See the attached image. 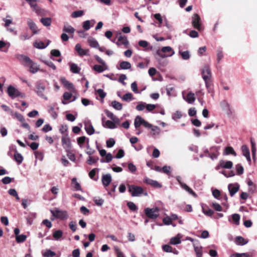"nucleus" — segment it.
Returning a JSON list of instances; mask_svg holds the SVG:
<instances>
[{
  "mask_svg": "<svg viewBox=\"0 0 257 257\" xmlns=\"http://www.w3.org/2000/svg\"><path fill=\"white\" fill-rule=\"evenodd\" d=\"M51 212L55 217L61 219H65L68 217V214L66 211L56 209L55 211L51 210Z\"/></svg>",
  "mask_w": 257,
  "mask_h": 257,
  "instance_id": "obj_9",
  "label": "nucleus"
},
{
  "mask_svg": "<svg viewBox=\"0 0 257 257\" xmlns=\"http://www.w3.org/2000/svg\"><path fill=\"white\" fill-rule=\"evenodd\" d=\"M235 168L236 170V172H237V175H240L243 173L244 169L241 165H240V164L236 165L235 166Z\"/></svg>",
  "mask_w": 257,
  "mask_h": 257,
  "instance_id": "obj_62",
  "label": "nucleus"
},
{
  "mask_svg": "<svg viewBox=\"0 0 257 257\" xmlns=\"http://www.w3.org/2000/svg\"><path fill=\"white\" fill-rule=\"evenodd\" d=\"M7 92L12 99H14L17 97H21V98L25 97L24 93L20 92L18 89L12 85L8 86Z\"/></svg>",
  "mask_w": 257,
  "mask_h": 257,
  "instance_id": "obj_6",
  "label": "nucleus"
},
{
  "mask_svg": "<svg viewBox=\"0 0 257 257\" xmlns=\"http://www.w3.org/2000/svg\"><path fill=\"white\" fill-rule=\"evenodd\" d=\"M84 14L83 11H76L73 12L71 14V17L74 18L80 17Z\"/></svg>",
  "mask_w": 257,
  "mask_h": 257,
  "instance_id": "obj_54",
  "label": "nucleus"
},
{
  "mask_svg": "<svg viewBox=\"0 0 257 257\" xmlns=\"http://www.w3.org/2000/svg\"><path fill=\"white\" fill-rule=\"evenodd\" d=\"M71 181L72 185L75 191H82L80 184L77 181L76 178H72Z\"/></svg>",
  "mask_w": 257,
  "mask_h": 257,
  "instance_id": "obj_33",
  "label": "nucleus"
},
{
  "mask_svg": "<svg viewBox=\"0 0 257 257\" xmlns=\"http://www.w3.org/2000/svg\"><path fill=\"white\" fill-rule=\"evenodd\" d=\"M232 219L233 223L238 225L239 224L240 215L238 214L234 213L232 215Z\"/></svg>",
  "mask_w": 257,
  "mask_h": 257,
  "instance_id": "obj_49",
  "label": "nucleus"
},
{
  "mask_svg": "<svg viewBox=\"0 0 257 257\" xmlns=\"http://www.w3.org/2000/svg\"><path fill=\"white\" fill-rule=\"evenodd\" d=\"M127 206L132 211H136L138 209L137 206L133 202H128L127 203Z\"/></svg>",
  "mask_w": 257,
  "mask_h": 257,
  "instance_id": "obj_56",
  "label": "nucleus"
},
{
  "mask_svg": "<svg viewBox=\"0 0 257 257\" xmlns=\"http://www.w3.org/2000/svg\"><path fill=\"white\" fill-rule=\"evenodd\" d=\"M134 99V98L133 97V95L131 93H127L125 94L122 97V99L123 101L127 102H130Z\"/></svg>",
  "mask_w": 257,
  "mask_h": 257,
  "instance_id": "obj_45",
  "label": "nucleus"
},
{
  "mask_svg": "<svg viewBox=\"0 0 257 257\" xmlns=\"http://www.w3.org/2000/svg\"><path fill=\"white\" fill-rule=\"evenodd\" d=\"M49 112L51 114L53 118L55 119L57 116V113L55 111V105H51L49 107Z\"/></svg>",
  "mask_w": 257,
  "mask_h": 257,
  "instance_id": "obj_44",
  "label": "nucleus"
},
{
  "mask_svg": "<svg viewBox=\"0 0 257 257\" xmlns=\"http://www.w3.org/2000/svg\"><path fill=\"white\" fill-rule=\"evenodd\" d=\"M28 67H29V70L30 72L33 74L36 73L39 69V67L34 62H33L32 64H30Z\"/></svg>",
  "mask_w": 257,
  "mask_h": 257,
  "instance_id": "obj_38",
  "label": "nucleus"
},
{
  "mask_svg": "<svg viewBox=\"0 0 257 257\" xmlns=\"http://www.w3.org/2000/svg\"><path fill=\"white\" fill-rule=\"evenodd\" d=\"M223 57V53L222 51V49L221 48H218L217 50V62L219 63L220 60Z\"/></svg>",
  "mask_w": 257,
  "mask_h": 257,
  "instance_id": "obj_55",
  "label": "nucleus"
},
{
  "mask_svg": "<svg viewBox=\"0 0 257 257\" xmlns=\"http://www.w3.org/2000/svg\"><path fill=\"white\" fill-rule=\"evenodd\" d=\"M112 178L110 174H107L102 175L101 181L103 186L105 188H106L110 184Z\"/></svg>",
  "mask_w": 257,
  "mask_h": 257,
  "instance_id": "obj_17",
  "label": "nucleus"
},
{
  "mask_svg": "<svg viewBox=\"0 0 257 257\" xmlns=\"http://www.w3.org/2000/svg\"><path fill=\"white\" fill-rule=\"evenodd\" d=\"M42 62L51 68L53 70H56V67L52 61L49 60H42Z\"/></svg>",
  "mask_w": 257,
  "mask_h": 257,
  "instance_id": "obj_58",
  "label": "nucleus"
},
{
  "mask_svg": "<svg viewBox=\"0 0 257 257\" xmlns=\"http://www.w3.org/2000/svg\"><path fill=\"white\" fill-rule=\"evenodd\" d=\"M128 192L131 194L133 197L139 196L141 194H144L145 196L148 195L147 192H144V189L142 187L136 186L134 185H128Z\"/></svg>",
  "mask_w": 257,
  "mask_h": 257,
  "instance_id": "obj_3",
  "label": "nucleus"
},
{
  "mask_svg": "<svg viewBox=\"0 0 257 257\" xmlns=\"http://www.w3.org/2000/svg\"><path fill=\"white\" fill-rule=\"evenodd\" d=\"M239 185L238 183L229 184L228 185V189L230 196L232 197L238 191Z\"/></svg>",
  "mask_w": 257,
  "mask_h": 257,
  "instance_id": "obj_16",
  "label": "nucleus"
},
{
  "mask_svg": "<svg viewBox=\"0 0 257 257\" xmlns=\"http://www.w3.org/2000/svg\"><path fill=\"white\" fill-rule=\"evenodd\" d=\"M99 160L98 157H92L89 156L88 159L87 160V163L89 165H92L93 164L96 163Z\"/></svg>",
  "mask_w": 257,
  "mask_h": 257,
  "instance_id": "obj_43",
  "label": "nucleus"
},
{
  "mask_svg": "<svg viewBox=\"0 0 257 257\" xmlns=\"http://www.w3.org/2000/svg\"><path fill=\"white\" fill-rule=\"evenodd\" d=\"M144 182L145 183L150 185L156 188H160L162 187V185L160 184L158 181L152 180L148 177H145L144 178Z\"/></svg>",
  "mask_w": 257,
  "mask_h": 257,
  "instance_id": "obj_15",
  "label": "nucleus"
},
{
  "mask_svg": "<svg viewBox=\"0 0 257 257\" xmlns=\"http://www.w3.org/2000/svg\"><path fill=\"white\" fill-rule=\"evenodd\" d=\"M218 148L217 147H212L210 148L211 152L208 154V155H205V157H207L211 159L212 160L217 159L219 155Z\"/></svg>",
  "mask_w": 257,
  "mask_h": 257,
  "instance_id": "obj_12",
  "label": "nucleus"
},
{
  "mask_svg": "<svg viewBox=\"0 0 257 257\" xmlns=\"http://www.w3.org/2000/svg\"><path fill=\"white\" fill-rule=\"evenodd\" d=\"M35 91L37 95L45 100H47V97L44 94V91L46 89L45 85L42 81L36 82Z\"/></svg>",
  "mask_w": 257,
  "mask_h": 257,
  "instance_id": "obj_5",
  "label": "nucleus"
},
{
  "mask_svg": "<svg viewBox=\"0 0 257 257\" xmlns=\"http://www.w3.org/2000/svg\"><path fill=\"white\" fill-rule=\"evenodd\" d=\"M34 154L36 159H38L40 161H42L43 160L44 154L43 153L39 151H36L35 152Z\"/></svg>",
  "mask_w": 257,
  "mask_h": 257,
  "instance_id": "obj_64",
  "label": "nucleus"
},
{
  "mask_svg": "<svg viewBox=\"0 0 257 257\" xmlns=\"http://www.w3.org/2000/svg\"><path fill=\"white\" fill-rule=\"evenodd\" d=\"M75 49L80 56H83L88 55L89 50L88 49H82L79 44H77L75 45Z\"/></svg>",
  "mask_w": 257,
  "mask_h": 257,
  "instance_id": "obj_18",
  "label": "nucleus"
},
{
  "mask_svg": "<svg viewBox=\"0 0 257 257\" xmlns=\"http://www.w3.org/2000/svg\"><path fill=\"white\" fill-rule=\"evenodd\" d=\"M103 119H104V117H102V121H103ZM102 125L104 127H107V128H110V129H114V128H117V125H114V123L111 120H107L105 123H103V122H102Z\"/></svg>",
  "mask_w": 257,
  "mask_h": 257,
  "instance_id": "obj_25",
  "label": "nucleus"
},
{
  "mask_svg": "<svg viewBox=\"0 0 257 257\" xmlns=\"http://www.w3.org/2000/svg\"><path fill=\"white\" fill-rule=\"evenodd\" d=\"M144 120L141 116L139 115L137 116L134 121L135 128L138 129L141 125H143Z\"/></svg>",
  "mask_w": 257,
  "mask_h": 257,
  "instance_id": "obj_30",
  "label": "nucleus"
},
{
  "mask_svg": "<svg viewBox=\"0 0 257 257\" xmlns=\"http://www.w3.org/2000/svg\"><path fill=\"white\" fill-rule=\"evenodd\" d=\"M91 22L89 20H87L83 23V28L85 31H88L90 29L92 26L90 25Z\"/></svg>",
  "mask_w": 257,
  "mask_h": 257,
  "instance_id": "obj_57",
  "label": "nucleus"
},
{
  "mask_svg": "<svg viewBox=\"0 0 257 257\" xmlns=\"http://www.w3.org/2000/svg\"><path fill=\"white\" fill-rule=\"evenodd\" d=\"M63 233L61 230H56L53 233V237L56 240H58L62 237Z\"/></svg>",
  "mask_w": 257,
  "mask_h": 257,
  "instance_id": "obj_39",
  "label": "nucleus"
},
{
  "mask_svg": "<svg viewBox=\"0 0 257 257\" xmlns=\"http://www.w3.org/2000/svg\"><path fill=\"white\" fill-rule=\"evenodd\" d=\"M56 253L54 251L50 249H47L46 251L43 253V256L44 257H54Z\"/></svg>",
  "mask_w": 257,
  "mask_h": 257,
  "instance_id": "obj_53",
  "label": "nucleus"
},
{
  "mask_svg": "<svg viewBox=\"0 0 257 257\" xmlns=\"http://www.w3.org/2000/svg\"><path fill=\"white\" fill-rule=\"evenodd\" d=\"M119 68L118 69H129L131 68V64L129 62L127 61H122L119 64Z\"/></svg>",
  "mask_w": 257,
  "mask_h": 257,
  "instance_id": "obj_36",
  "label": "nucleus"
},
{
  "mask_svg": "<svg viewBox=\"0 0 257 257\" xmlns=\"http://www.w3.org/2000/svg\"><path fill=\"white\" fill-rule=\"evenodd\" d=\"M111 105L116 110H120L122 108V105L120 102L115 100L112 101Z\"/></svg>",
  "mask_w": 257,
  "mask_h": 257,
  "instance_id": "obj_42",
  "label": "nucleus"
},
{
  "mask_svg": "<svg viewBox=\"0 0 257 257\" xmlns=\"http://www.w3.org/2000/svg\"><path fill=\"white\" fill-rule=\"evenodd\" d=\"M179 54L181 55L182 58L184 60H189L190 58V52L189 51H182L181 47H179Z\"/></svg>",
  "mask_w": 257,
  "mask_h": 257,
  "instance_id": "obj_24",
  "label": "nucleus"
},
{
  "mask_svg": "<svg viewBox=\"0 0 257 257\" xmlns=\"http://www.w3.org/2000/svg\"><path fill=\"white\" fill-rule=\"evenodd\" d=\"M80 70V68L78 67L77 65L74 63L70 64V71L73 73H78Z\"/></svg>",
  "mask_w": 257,
  "mask_h": 257,
  "instance_id": "obj_46",
  "label": "nucleus"
},
{
  "mask_svg": "<svg viewBox=\"0 0 257 257\" xmlns=\"http://www.w3.org/2000/svg\"><path fill=\"white\" fill-rule=\"evenodd\" d=\"M63 31L65 33L73 34L75 32V29L70 25H65L63 28Z\"/></svg>",
  "mask_w": 257,
  "mask_h": 257,
  "instance_id": "obj_37",
  "label": "nucleus"
},
{
  "mask_svg": "<svg viewBox=\"0 0 257 257\" xmlns=\"http://www.w3.org/2000/svg\"><path fill=\"white\" fill-rule=\"evenodd\" d=\"M241 151L242 155L246 158L247 161L250 162V152L248 147L246 145H243L241 147Z\"/></svg>",
  "mask_w": 257,
  "mask_h": 257,
  "instance_id": "obj_20",
  "label": "nucleus"
},
{
  "mask_svg": "<svg viewBox=\"0 0 257 257\" xmlns=\"http://www.w3.org/2000/svg\"><path fill=\"white\" fill-rule=\"evenodd\" d=\"M248 242V240H246L241 236H238L235 238V243L238 245H243Z\"/></svg>",
  "mask_w": 257,
  "mask_h": 257,
  "instance_id": "obj_31",
  "label": "nucleus"
},
{
  "mask_svg": "<svg viewBox=\"0 0 257 257\" xmlns=\"http://www.w3.org/2000/svg\"><path fill=\"white\" fill-rule=\"evenodd\" d=\"M150 128H151V130L153 132L152 136L153 137L160 135V128L158 126H153L152 125V127Z\"/></svg>",
  "mask_w": 257,
  "mask_h": 257,
  "instance_id": "obj_51",
  "label": "nucleus"
},
{
  "mask_svg": "<svg viewBox=\"0 0 257 257\" xmlns=\"http://www.w3.org/2000/svg\"><path fill=\"white\" fill-rule=\"evenodd\" d=\"M166 91L167 94L168 96H175V88L174 87L169 86H167L166 88Z\"/></svg>",
  "mask_w": 257,
  "mask_h": 257,
  "instance_id": "obj_50",
  "label": "nucleus"
},
{
  "mask_svg": "<svg viewBox=\"0 0 257 257\" xmlns=\"http://www.w3.org/2000/svg\"><path fill=\"white\" fill-rule=\"evenodd\" d=\"M160 209L158 207L152 208H146L144 209V212L146 216L150 219H156L159 215Z\"/></svg>",
  "mask_w": 257,
  "mask_h": 257,
  "instance_id": "obj_4",
  "label": "nucleus"
},
{
  "mask_svg": "<svg viewBox=\"0 0 257 257\" xmlns=\"http://www.w3.org/2000/svg\"><path fill=\"white\" fill-rule=\"evenodd\" d=\"M62 145L66 152L70 151L71 143L68 134L64 135L61 138Z\"/></svg>",
  "mask_w": 257,
  "mask_h": 257,
  "instance_id": "obj_8",
  "label": "nucleus"
},
{
  "mask_svg": "<svg viewBox=\"0 0 257 257\" xmlns=\"http://www.w3.org/2000/svg\"><path fill=\"white\" fill-rule=\"evenodd\" d=\"M202 77L204 80L208 92L213 93V88L211 80L212 73L209 67L205 66L201 70Z\"/></svg>",
  "mask_w": 257,
  "mask_h": 257,
  "instance_id": "obj_1",
  "label": "nucleus"
},
{
  "mask_svg": "<svg viewBox=\"0 0 257 257\" xmlns=\"http://www.w3.org/2000/svg\"><path fill=\"white\" fill-rule=\"evenodd\" d=\"M181 234L178 233L177 236L170 239V243L173 245H176L181 243Z\"/></svg>",
  "mask_w": 257,
  "mask_h": 257,
  "instance_id": "obj_28",
  "label": "nucleus"
},
{
  "mask_svg": "<svg viewBox=\"0 0 257 257\" xmlns=\"http://www.w3.org/2000/svg\"><path fill=\"white\" fill-rule=\"evenodd\" d=\"M14 159L17 162L18 164L20 165L23 161V157L21 154L16 151L14 155Z\"/></svg>",
  "mask_w": 257,
  "mask_h": 257,
  "instance_id": "obj_41",
  "label": "nucleus"
},
{
  "mask_svg": "<svg viewBox=\"0 0 257 257\" xmlns=\"http://www.w3.org/2000/svg\"><path fill=\"white\" fill-rule=\"evenodd\" d=\"M146 103L143 102H140L136 106V109L139 111L143 110L146 108Z\"/></svg>",
  "mask_w": 257,
  "mask_h": 257,
  "instance_id": "obj_63",
  "label": "nucleus"
},
{
  "mask_svg": "<svg viewBox=\"0 0 257 257\" xmlns=\"http://www.w3.org/2000/svg\"><path fill=\"white\" fill-rule=\"evenodd\" d=\"M27 24L29 27L30 29L32 31L33 35L37 34L39 33V30L38 29L36 24L32 19L30 18L27 19Z\"/></svg>",
  "mask_w": 257,
  "mask_h": 257,
  "instance_id": "obj_13",
  "label": "nucleus"
},
{
  "mask_svg": "<svg viewBox=\"0 0 257 257\" xmlns=\"http://www.w3.org/2000/svg\"><path fill=\"white\" fill-rule=\"evenodd\" d=\"M185 100L188 103H193L195 100L194 94L191 92H189L187 95Z\"/></svg>",
  "mask_w": 257,
  "mask_h": 257,
  "instance_id": "obj_34",
  "label": "nucleus"
},
{
  "mask_svg": "<svg viewBox=\"0 0 257 257\" xmlns=\"http://www.w3.org/2000/svg\"><path fill=\"white\" fill-rule=\"evenodd\" d=\"M220 105L222 109L226 111L228 114H230L231 113L230 104L226 100L221 101L220 103Z\"/></svg>",
  "mask_w": 257,
  "mask_h": 257,
  "instance_id": "obj_19",
  "label": "nucleus"
},
{
  "mask_svg": "<svg viewBox=\"0 0 257 257\" xmlns=\"http://www.w3.org/2000/svg\"><path fill=\"white\" fill-rule=\"evenodd\" d=\"M89 139L85 136L80 137L77 139L78 145L81 148H84V144H86L87 149H89Z\"/></svg>",
  "mask_w": 257,
  "mask_h": 257,
  "instance_id": "obj_11",
  "label": "nucleus"
},
{
  "mask_svg": "<svg viewBox=\"0 0 257 257\" xmlns=\"http://www.w3.org/2000/svg\"><path fill=\"white\" fill-rule=\"evenodd\" d=\"M192 19V24L193 27L199 31H201L202 27L199 16L197 14H195L193 15Z\"/></svg>",
  "mask_w": 257,
  "mask_h": 257,
  "instance_id": "obj_7",
  "label": "nucleus"
},
{
  "mask_svg": "<svg viewBox=\"0 0 257 257\" xmlns=\"http://www.w3.org/2000/svg\"><path fill=\"white\" fill-rule=\"evenodd\" d=\"M250 255L248 253H235L231 254L230 257H249Z\"/></svg>",
  "mask_w": 257,
  "mask_h": 257,
  "instance_id": "obj_61",
  "label": "nucleus"
},
{
  "mask_svg": "<svg viewBox=\"0 0 257 257\" xmlns=\"http://www.w3.org/2000/svg\"><path fill=\"white\" fill-rule=\"evenodd\" d=\"M84 126L85 130L88 135H92L94 133L95 131L94 127L90 122L85 123Z\"/></svg>",
  "mask_w": 257,
  "mask_h": 257,
  "instance_id": "obj_21",
  "label": "nucleus"
},
{
  "mask_svg": "<svg viewBox=\"0 0 257 257\" xmlns=\"http://www.w3.org/2000/svg\"><path fill=\"white\" fill-rule=\"evenodd\" d=\"M115 143V141L113 138H109L106 142V147L107 148H111L112 147Z\"/></svg>",
  "mask_w": 257,
  "mask_h": 257,
  "instance_id": "obj_59",
  "label": "nucleus"
},
{
  "mask_svg": "<svg viewBox=\"0 0 257 257\" xmlns=\"http://www.w3.org/2000/svg\"><path fill=\"white\" fill-rule=\"evenodd\" d=\"M23 63H21L25 67H28V66L33 63V61L27 56L23 60Z\"/></svg>",
  "mask_w": 257,
  "mask_h": 257,
  "instance_id": "obj_52",
  "label": "nucleus"
},
{
  "mask_svg": "<svg viewBox=\"0 0 257 257\" xmlns=\"http://www.w3.org/2000/svg\"><path fill=\"white\" fill-rule=\"evenodd\" d=\"M182 188L185 190L187 192H188L189 194L192 195L194 197H197L196 194L190 188H189L186 184H182Z\"/></svg>",
  "mask_w": 257,
  "mask_h": 257,
  "instance_id": "obj_48",
  "label": "nucleus"
},
{
  "mask_svg": "<svg viewBox=\"0 0 257 257\" xmlns=\"http://www.w3.org/2000/svg\"><path fill=\"white\" fill-rule=\"evenodd\" d=\"M175 54L173 49L170 46H165L158 49L155 53H154L155 59L158 61H160L159 57L164 58L168 57H171Z\"/></svg>",
  "mask_w": 257,
  "mask_h": 257,
  "instance_id": "obj_2",
  "label": "nucleus"
},
{
  "mask_svg": "<svg viewBox=\"0 0 257 257\" xmlns=\"http://www.w3.org/2000/svg\"><path fill=\"white\" fill-rule=\"evenodd\" d=\"M93 69L98 73L103 72L105 70L107 69V66H103V65H95L93 67Z\"/></svg>",
  "mask_w": 257,
  "mask_h": 257,
  "instance_id": "obj_35",
  "label": "nucleus"
},
{
  "mask_svg": "<svg viewBox=\"0 0 257 257\" xmlns=\"http://www.w3.org/2000/svg\"><path fill=\"white\" fill-rule=\"evenodd\" d=\"M194 250L195 252L196 257H202L203 251L202 247L199 241H196L193 244Z\"/></svg>",
  "mask_w": 257,
  "mask_h": 257,
  "instance_id": "obj_10",
  "label": "nucleus"
},
{
  "mask_svg": "<svg viewBox=\"0 0 257 257\" xmlns=\"http://www.w3.org/2000/svg\"><path fill=\"white\" fill-rule=\"evenodd\" d=\"M95 93L98 94L99 96L102 99V102H103V99L106 95V93L102 89H95Z\"/></svg>",
  "mask_w": 257,
  "mask_h": 257,
  "instance_id": "obj_47",
  "label": "nucleus"
},
{
  "mask_svg": "<svg viewBox=\"0 0 257 257\" xmlns=\"http://www.w3.org/2000/svg\"><path fill=\"white\" fill-rule=\"evenodd\" d=\"M89 46L91 47L97 48L99 47V44L97 40L92 37H90L87 40Z\"/></svg>",
  "mask_w": 257,
  "mask_h": 257,
  "instance_id": "obj_29",
  "label": "nucleus"
},
{
  "mask_svg": "<svg viewBox=\"0 0 257 257\" xmlns=\"http://www.w3.org/2000/svg\"><path fill=\"white\" fill-rule=\"evenodd\" d=\"M42 24L46 27L50 26L52 23V20L50 18H42L40 20Z\"/></svg>",
  "mask_w": 257,
  "mask_h": 257,
  "instance_id": "obj_40",
  "label": "nucleus"
},
{
  "mask_svg": "<svg viewBox=\"0 0 257 257\" xmlns=\"http://www.w3.org/2000/svg\"><path fill=\"white\" fill-rule=\"evenodd\" d=\"M26 239V236L24 234L17 235L16 237V241L18 243L24 242Z\"/></svg>",
  "mask_w": 257,
  "mask_h": 257,
  "instance_id": "obj_60",
  "label": "nucleus"
},
{
  "mask_svg": "<svg viewBox=\"0 0 257 257\" xmlns=\"http://www.w3.org/2000/svg\"><path fill=\"white\" fill-rule=\"evenodd\" d=\"M115 44L118 46L124 45L125 48H127L129 42L126 36L120 35L118 37L117 41L115 42Z\"/></svg>",
  "mask_w": 257,
  "mask_h": 257,
  "instance_id": "obj_14",
  "label": "nucleus"
},
{
  "mask_svg": "<svg viewBox=\"0 0 257 257\" xmlns=\"http://www.w3.org/2000/svg\"><path fill=\"white\" fill-rule=\"evenodd\" d=\"M202 209L203 213L206 216L211 217L214 213V211L209 208L207 205H202Z\"/></svg>",
  "mask_w": 257,
  "mask_h": 257,
  "instance_id": "obj_26",
  "label": "nucleus"
},
{
  "mask_svg": "<svg viewBox=\"0 0 257 257\" xmlns=\"http://www.w3.org/2000/svg\"><path fill=\"white\" fill-rule=\"evenodd\" d=\"M50 41L48 40L46 44L42 41L36 42L34 43V46L39 49H43L46 48L50 44Z\"/></svg>",
  "mask_w": 257,
  "mask_h": 257,
  "instance_id": "obj_23",
  "label": "nucleus"
},
{
  "mask_svg": "<svg viewBox=\"0 0 257 257\" xmlns=\"http://www.w3.org/2000/svg\"><path fill=\"white\" fill-rule=\"evenodd\" d=\"M61 81L63 83V84L64 85V86L68 89H69L70 91H74L75 88L73 86V84L67 80L65 78H62Z\"/></svg>",
  "mask_w": 257,
  "mask_h": 257,
  "instance_id": "obj_22",
  "label": "nucleus"
},
{
  "mask_svg": "<svg viewBox=\"0 0 257 257\" xmlns=\"http://www.w3.org/2000/svg\"><path fill=\"white\" fill-rule=\"evenodd\" d=\"M223 155H232L234 156H236V153L232 147H227L224 150Z\"/></svg>",
  "mask_w": 257,
  "mask_h": 257,
  "instance_id": "obj_32",
  "label": "nucleus"
},
{
  "mask_svg": "<svg viewBox=\"0 0 257 257\" xmlns=\"http://www.w3.org/2000/svg\"><path fill=\"white\" fill-rule=\"evenodd\" d=\"M220 166L223 168L231 169L232 167L233 164L230 161H224L223 160H221L220 161Z\"/></svg>",
  "mask_w": 257,
  "mask_h": 257,
  "instance_id": "obj_27",
  "label": "nucleus"
}]
</instances>
